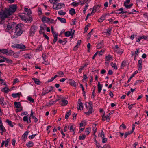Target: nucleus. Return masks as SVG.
Segmentation results:
<instances>
[{
	"mask_svg": "<svg viewBox=\"0 0 148 148\" xmlns=\"http://www.w3.org/2000/svg\"><path fill=\"white\" fill-rule=\"evenodd\" d=\"M24 28V25L22 23H19L17 25L15 28V34L12 36V38H16L20 36L23 33L22 29Z\"/></svg>",
	"mask_w": 148,
	"mask_h": 148,
	"instance_id": "obj_1",
	"label": "nucleus"
},
{
	"mask_svg": "<svg viewBox=\"0 0 148 148\" xmlns=\"http://www.w3.org/2000/svg\"><path fill=\"white\" fill-rule=\"evenodd\" d=\"M5 8L8 11V13L10 14L11 16L16 11L17 8V5L15 4H12L10 6L9 8Z\"/></svg>",
	"mask_w": 148,
	"mask_h": 148,
	"instance_id": "obj_2",
	"label": "nucleus"
},
{
	"mask_svg": "<svg viewBox=\"0 0 148 148\" xmlns=\"http://www.w3.org/2000/svg\"><path fill=\"white\" fill-rule=\"evenodd\" d=\"M7 11L5 8L3 12H0V18L1 19V21L4 20L6 18H10L11 16L8 13Z\"/></svg>",
	"mask_w": 148,
	"mask_h": 148,
	"instance_id": "obj_3",
	"label": "nucleus"
},
{
	"mask_svg": "<svg viewBox=\"0 0 148 148\" xmlns=\"http://www.w3.org/2000/svg\"><path fill=\"white\" fill-rule=\"evenodd\" d=\"M38 29V27L35 25H32L31 26L30 29L29 35L32 36L35 34Z\"/></svg>",
	"mask_w": 148,
	"mask_h": 148,
	"instance_id": "obj_4",
	"label": "nucleus"
},
{
	"mask_svg": "<svg viewBox=\"0 0 148 148\" xmlns=\"http://www.w3.org/2000/svg\"><path fill=\"white\" fill-rule=\"evenodd\" d=\"M11 47L14 48H17L19 49H24L26 48L25 45L22 44H15L12 45Z\"/></svg>",
	"mask_w": 148,
	"mask_h": 148,
	"instance_id": "obj_5",
	"label": "nucleus"
},
{
	"mask_svg": "<svg viewBox=\"0 0 148 148\" xmlns=\"http://www.w3.org/2000/svg\"><path fill=\"white\" fill-rule=\"evenodd\" d=\"M16 23L14 22L8 23L7 25V29L8 30L11 29L12 30L14 28H16Z\"/></svg>",
	"mask_w": 148,
	"mask_h": 148,
	"instance_id": "obj_6",
	"label": "nucleus"
},
{
	"mask_svg": "<svg viewBox=\"0 0 148 148\" xmlns=\"http://www.w3.org/2000/svg\"><path fill=\"white\" fill-rule=\"evenodd\" d=\"M69 81V84L75 87L77 86V83L75 82L74 80L70 79Z\"/></svg>",
	"mask_w": 148,
	"mask_h": 148,
	"instance_id": "obj_7",
	"label": "nucleus"
},
{
	"mask_svg": "<svg viewBox=\"0 0 148 148\" xmlns=\"http://www.w3.org/2000/svg\"><path fill=\"white\" fill-rule=\"evenodd\" d=\"M51 19L48 18L45 16H43L42 19V21L44 23H48L50 22Z\"/></svg>",
	"mask_w": 148,
	"mask_h": 148,
	"instance_id": "obj_8",
	"label": "nucleus"
},
{
	"mask_svg": "<svg viewBox=\"0 0 148 148\" xmlns=\"http://www.w3.org/2000/svg\"><path fill=\"white\" fill-rule=\"evenodd\" d=\"M104 44L103 40H101L100 42L97 45L96 47L97 48L99 49L102 47Z\"/></svg>",
	"mask_w": 148,
	"mask_h": 148,
	"instance_id": "obj_9",
	"label": "nucleus"
},
{
	"mask_svg": "<svg viewBox=\"0 0 148 148\" xmlns=\"http://www.w3.org/2000/svg\"><path fill=\"white\" fill-rule=\"evenodd\" d=\"M102 86H101L100 82H99L97 84V89L98 90V92L99 93H100L101 92V91L102 90Z\"/></svg>",
	"mask_w": 148,
	"mask_h": 148,
	"instance_id": "obj_10",
	"label": "nucleus"
},
{
	"mask_svg": "<svg viewBox=\"0 0 148 148\" xmlns=\"http://www.w3.org/2000/svg\"><path fill=\"white\" fill-rule=\"evenodd\" d=\"M63 5H64V6H65V5L64 3H59L57 5L56 8V10L60 9L62 7Z\"/></svg>",
	"mask_w": 148,
	"mask_h": 148,
	"instance_id": "obj_11",
	"label": "nucleus"
},
{
	"mask_svg": "<svg viewBox=\"0 0 148 148\" xmlns=\"http://www.w3.org/2000/svg\"><path fill=\"white\" fill-rule=\"evenodd\" d=\"M57 19L60 21V22L62 23H66V20L65 19L61 18L60 17H57Z\"/></svg>",
	"mask_w": 148,
	"mask_h": 148,
	"instance_id": "obj_12",
	"label": "nucleus"
},
{
	"mask_svg": "<svg viewBox=\"0 0 148 148\" xmlns=\"http://www.w3.org/2000/svg\"><path fill=\"white\" fill-rule=\"evenodd\" d=\"M32 79L34 81L35 84L37 85L40 84L41 83L40 82L38 79L35 78H32Z\"/></svg>",
	"mask_w": 148,
	"mask_h": 148,
	"instance_id": "obj_13",
	"label": "nucleus"
},
{
	"mask_svg": "<svg viewBox=\"0 0 148 148\" xmlns=\"http://www.w3.org/2000/svg\"><path fill=\"white\" fill-rule=\"evenodd\" d=\"M142 62V60L141 59L140 60L138 61V66L139 68L138 70L139 71H140L141 70Z\"/></svg>",
	"mask_w": 148,
	"mask_h": 148,
	"instance_id": "obj_14",
	"label": "nucleus"
},
{
	"mask_svg": "<svg viewBox=\"0 0 148 148\" xmlns=\"http://www.w3.org/2000/svg\"><path fill=\"white\" fill-rule=\"evenodd\" d=\"M106 14H105V15H103L101 18L98 20V21L99 22H102L106 18Z\"/></svg>",
	"mask_w": 148,
	"mask_h": 148,
	"instance_id": "obj_15",
	"label": "nucleus"
},
{
	"mask_svg": "<svg viewBox=\"0 0 148 148\" xmlns=\"http://www.w3.org/2000/svg\"><path fill=\"white\" fill-rule=\"evenodd\" d=\"M1 53L7 55L8 53V50L6 49H0V53Z\"/></svg>",
	"mask_w": 148,
	"mask_h": 148,
	"instance_id": "obj_16",
	"label": "nucleus"
},
{
	"mask_svg": "<svg viewBox=\"0 0 148 148\" xmlns=\"http://www.w3.org/2000/svg\"><path fill=\"white\" fill-rule=\"evenodd\" d=\"M14 105L15 107L17 108H19L21 107L20 106H21V103L19 102H14Z\"/></svg>",
	"mask_w": 148,
	"mask_h": 148,
	"instance_id": "obj_17",
	"label": "nucleus"
},
{
	"mask_svg": "<svg viewBox=\"0 0 148 148\" xmlns=\"http://www.w3.org/2000/svg\"><path fill=\"white\" fill-rule=\"evenodd\" d=\"M21 93H12V96L14 98H16L17 97H20V95Z\"/></svg>",
	"mask_w": 148,
	"mask_h": 148,
	"instance_id": "obj_18",
	"label": "nucleus"
},
{
	"mask_svg": "<svg viewBox=\"0 0 148 148\" xmlns=\"http://www.w3.org/2000/svg\"><path fill=\"white\" fill-rule=\"evenodd\" d=\"M88 104H89V106L88 107V110H90L91 111H92V107H93V104L92 102L91 101H90L89 103H88Z\"/></svg>",
	"mask_w": 148,
	"mask_h": 148,
	"instance_id": "obj_19",
	"label": "nucleus"
},
{
	"mask_svg": "<svg viewBox=\"0 0 148 148\" xmlns=\"http://www.w3.org/2000/svg\"><path fill=\"white\" fill-rule=\"evenodd\" d=\"M24 10L27 12V14L29 15L31 13V11L30 9H28L27 8H24Z\"/></svg>",
	"mask_w": 148,
	"mask_h": 148,
	"instance_id": "obj_20",
	"label": "nucleus"
},
{
	"mask_svg": "<svg viewBox=\"0 0 148 148\" xmlns=\"http://www.w3.org/2000/svg\"><path fill=\"white\" fill-rule=\"evenodd\" d=\"M69 14L72 15H73L75 14V10L73 8H71L69 11Z\"/></svg>",
	"mask_w": 148,
	"mask_h": 148,
	"instance_id": "obj_21",
	"label": "nucleus"
},
{
	"mask_svg": "<svg viewBox=\"0 0 148 148\" xmlns=\"http://www.w3.org/2000/svg\"><path fill=\"white\" fill-rule=\"evenodd\" d=\"M48 88L49 89H47L45 90V92H46V93L47 94L52 91L53 88L52 86H50Z\"/></svg>",
	"mask_w": 148,
	"mask_h": 148,
	"instance_id": "obj_22",
	"label": "nucleus"
},
{
	"mask_svg": "<svg viewBox=\"0 0 148 148\" xmlns=\"http://www.w3.org/2000/svg\"><path fill=\"white\" fill-rule=\"evenodd\" d=\"M62 103L61 105L63 106H65L68 103V102L67 100H62L61 101Z\"/></svg>",
	"mask_w": 148,
	"mask_h": 148,
	"instance_id": "obj_23",
	"label": "nucleus"
},
{
	"mask_svg": "<svg viewBox=\"0 0 148 148\" xmlns=\"http://www.w3.org/2000/svg\"><path fill=\"white\" fill-rule=\"evenodd\" d=\"M132 132H131V131H129L127 132H125V135L124 136V138H126L128 135L132 134Z\"/></svg>",
	"mask_w": 148,
	"mask_h": 148,
	"instance_id": "obj_24",
	"label": "nucleus"
},
{
	"mask_svg": "<svg viewBox=\"0 0 148 148\" xmlns=\"http://www.w3.org/2000/svg\"><path fill=\"white\" fill-rule=\"evenodd\" d=\"M83 103L82 102H80L79 104V107L77 108V109L79 110H81L83 109Z\"/></svg>",
	"mask_w": 148,
	"mask_h": 148,
	"instance_id": "obj_25",
	"label": "nucleus"
},
{
	"mask_svg": "<svg viewBox=\"0 0 148 148\" xmlns=\"http://www.w3.org/2000/svg\"><path fill=\"white\" fill-rule=\"evenodd\" d=\"M58 14L60 15H64L66 14V12H63L62 10H61L58 11Z\"/></svg>",
	"mask_w": 148,
	"mask_h": 148,
	"instance_id": "obj_26",
	"label": "nucleus"
},
{
	"mask_svg": "<svg viewBox=\"0 0 148 148\" xmlns=\"http://www.w3.org/2000/svg\"><path fill=\"white\" fill-rule=\"evenodd\" d=\"M67 42L66 41L62 40L60 39H59L58 40V42L60 44H62V45H64L66 44V43Z\"/></svg>",
	"mask_w": 148,
	"mask_h": 148,
	"instance_id": "obj_27",
	"label": "nucleus"
},
{
	"mask_svg": "<svg viewBox=\"0 0 148 148\" xmlns=\"http://www.w3.org/2000/svg\"><path fill=\"white\" fill-rule=\"evenodd\" d=\"M6 122L8 124L12 127H13L14 126L12 124L11 121H10L8 119H7L6 121Z\"/></svg>",
	"mask_w": 148,
	"mask_h": 148,
	"instance_id": "obj_28",
	"label": "nucleus"
},
{
	"mask_svg": "<svg viewBox=\"0 0 148 148\" xmlns=\"http://www.w3.org/2000/svg\"><path fill=\"white\" fill-rule=\"evenodd\" d=\"M26 20L25 21L27 23H30L31 21L32 20V18L31 17H29V18H27Z\"/></svg>",
	"mask_w": 148,
	"mask_h": 148,
	"instance_id": "obj_29",
	"label": "nucleus"
},
{
	"mask_svg": "<svg viewBox=\"0 0 148 148\" xmlns=\"http://www.w3.org/2000/svg\"><path fill=\"white\" fill-rule=\"evenodd\" d=\"M112 57L110 55H108L106 56V61H109Z\"/></svg>",
	"mask_w": 148,
	"mask_h": 148,
	"instance_id": "obj_30",
	"label": "nucleus"
},
{
	"mask_svg": "<svg viewBox=\"0 0 148 148\" xmlns=\"http://www.w3.org/2000/svg\"><path fill=\"white\" fill-rule=\"evenodd\" d=\"M9 89L7 88V87H5L1 91L4 92L5 93H7L8 92Z\"/></svg>",
	"mask_w": 148,
	"mask_h": 148,
	"instance_id": "obj_31",
	"label": "nucleus"
},
{
	"mask_svg": "<svg viewBox=\"0 0 148 148\" xmlns=\"http://www.w3.org/2000/svg\"><path fill=\"white\" fill-rule=\"evenodd\" d=\"M27 99L30 102L33 103L34 102V100L31 97L28 96L27 97Z\"/></svg>",
	"mask_w": 148,
	"mask_h": 148,
	"instance_id": "obj_32",
	"label": "nucleus"
},
{
	"mask_svg": "<svg viewBox=\"0 0 148 148\" xmlns=\"http://www.w3.org/2000/svg\"><path fill=\"white\" fill-rule=\"evenodd\" d=\"M23 120L24 121L26 122L27 123H29V118L27 116H24L23 117Z\"/></svg>",
	"mask_w": 148,
	"mask_h": 148,
	"instance_id": "obj_33",
	"label": "nucleus"
},
{
	"mask_svg": "<svg viewBox=\"0 0 148 148\" xmlns=\"http://www.w3.org/2000/svg\"><path fill=\"white\" fill-rule=\"evenodd\" d=\"M71 34V32L68 31L65 32L64 33L66 37L70 36Z\"/></svg>",
	"mask_w": 148,
	"mask_h": 148,
	"instance_id": "obj_34",
	"label": "nucleus"
},
{
	"mask_svg": "<svg viewBox=\"0 0 148 148\" xmlns=\"http://www.w3.org/2000/svg\"><path fill=\"white\" fill-rule=\"evenodd\" d=\"M33 145V143L32 141H29L28 143L26 144V145L27 146L32 147Z\"/></svg>",
	"mask_w": 148,
	"mask_h": 148,
	"instance_id": "obj_35",
	"label": "nucleus"
},
{
	"mask_svg": "<svg viewBox=\"0 0 148 148\" xmlns=\"http://www.w3.org/2000/svg\"><path fill=\"white\" fill-rule=\"evenodd\" d=\"M112 67L114 69H117V66H116V64L115 63H113V62H112L110 64Z\"/></svg>",
	"mask_w": 148,
	"mask_h": 148,
	"instance_id": "obj_36",
	"label": "nucleus"
},
{
	"mask_svg": "<svg viewBox=\"0 0 148 148\" xmlns=\"http://www.w3.org/2000/svg\"><path fill=\"white\" fill-rule=\"evenodd\" d=\"M86 137V135L84 134L82 136H79V140H84Z\"/></svg>",
	"mask_w": 148,
	"mask_h": 148,
	"instance_id": "obj_37",
	"label": "nucleus"
},
{
	"mask_svg": "<svg viewBox=\"0 0 148 148\" xmlns=\"http://www.w3.org/2000/svg\"><path fill=\"white\" fill-rule=\"evenodd\" d=\"M3 99V97L0 98V103L2 106H3L4 105V104L3 103V101H4Z\"/></svg>",
	"mask_w": 148,
	"mask_h": 148,
	"instance_id": "obj_38",
	"label": "nucleus"
},
{
	"mask_svg": "<svg viewBox=\"0 0 148 148\" xmlns=\"http://www.w3.org/2000/svg\"><path fill=\"white\" fill-rule=\"evenodd\" d=\"M0 130H1L2 132L6 131V129L3 125H0Z\"/></svg>",
	"mask_w": 148,
	"mask_h": 148,
	"instance_id": "obj_39",
	"label": "nucleus"
},
{
	"mask_svg": "<svg viewBox=\"0 0 148 148\" xmlns=\"http://www.w3.org/2000/svg\"><path fill=\"white\" fill-rule=\"evenodd\" d=\"M71 110H70L68 112L66 113V115L65 116V118L68 119L69 116L71 115Z\"/></svg>",
	"mask_w": 148,
	"mask_h": 148,
	"instance_id": "obj_40",
	"label": "nucleus"
},
{
	"mask_svg": "<svg viewBox=\"0 0 148 148\" xmlns=\"http://www.w3.org/2000/svg\"><path fill=\"white\" fill-rule=\"evenodd\" d=\"M4 60H5L8 63L12 64V60L6 58H5Z\"/></svg>",
	"mask_w": 148,
	"mask_h": 148,
	"instance_id": "obj_41",
	"label": "nucleus"
},
{
	"mask_svg": "<svg viewBox=\"0 0 148 148\" xmlns=\"http://www.w3.org/2000/svg\"><path fill=\"white\" fill-rule=\"evenodd\" d=\"M57 74L60 75V76H59V77H61L62 76V75H64L63 72L62 71L58 72L57 73Z\"/></svg>",
	"mask_w": 148,
	"mask_h": 148,
	"instance_id": "obj_42",
	"label": "nucleus"
},
{
	"mask_svg": "<svg viewBox=\"0 0 148 148\" xmlns=\"http://www.w3.org/2000/svg\"><path fill=\"white\" fill-rule=\"evenodd\" d=\"M20 16L23 20H24L25 21L27 19V18L25 15H21Z\"/></svg>",
	"mask_w": 148,
	"mask_h": 148,
	"instance_id": "obj_43",
	"label": "nucleus"
},
{
	"mask_svg": "<svg viewBox=\"0 0 148 148\" xmlns=\"http://www.w3.org/2000/svg\"><path fill=\"white\" fill-rule=\"evenodd\" d=\"M90 130V128H88L86 129L85 130V133L87 135H88L90 133L89 130Z\"/></svg>",
	"mask_w": 148,
	"mask_h": 148,
	"instance_id": "obj_44",
	"label": "nucleus"
},
{
	"mask_svg": "<svg viewBox=\"0 0 148 148\" xmlns=\"http://www.w3.org/2000/svg\"><path fill=\"white\" fill-rule=\"evenodd\" d=\"M96 148H101V146L100 145V144L97 142V141L96 140Z\"/></svg>",
	"mask_w": 148,
	"mask_h": 148,
	"instance_id": "obj_45",
	"label": "nucleus"
},
{
	"mask_svg": "<svg viewBox=\"0 0 148 148\" xmlns=\"http://www.w3.org/2000/svg\"><path fill=\"white\" fill-rule=\"evenodd\" d=\"M100 7V6L99 5H97L94 6L93 7V9L95 10V12H96L98 8H99Z\"/></svg>",
	"mask_w": 148,
	"mask_h": 148,
	"instance_id": "obj_46",
	"label": "nucleus"
},
{
	"mask_svg": "<svg viewBox=\"0 0 148 148\" xmlns=\"http://www.w3.org/2000/svg\"><path fill=\"white\" fill-rule=\"evenodd\" d=\"M10 141V139H8L6 140L5 141V146L6 147H7L8 146V143Z\"/></svg>",
	"mask_w": 148,
	"mask_h": 148,
	"instance_id": "obj_47",
	"label": "nucleus"
},
{
	"mask_svg": "<svg viewBox=\"0 0 148 148\" xmlns=\"http://www.w3.org/2000/svg\"><path fill=\"white\" fill-rule=\"evenodd\" d=\"M79 2L76 3L75 2H74L72 3V4L74 6L77 7L79 5Z\"/></svg>",
	"mask_w": 148,
	"mask_h": 148,
	"instance_id": "obj_48",
	"label": "nucleus"
},
{
	"mask_svg": "<svg viewBox=\"0 0 148 148\" xmlns=\"http://www.w3.org/2000/svg\"><path fill=\"white\" fill-rule=\"evenodd\" d=\"M130 2V0H126V1H125L124 3V6L127 5V4H129Z\"/></svg>",
	"mask_w": 148,
	"mask_h": 148,
	"instance_id": "obj_49",
	"label": "nucleus"
},
{
	"mask_svg": "<svg viewBox=\"0 0 148 148\" xmlns=\"http://www.w3.org/2000/svg\"><path fill=\"white\" fill-rule=\"evenodd\" d=\"M133 5V4L131 3L129 5H125V6L127 9H128V8H131L132 6Z\"/></svg>",
	"mask_w": 148,
	"mask_h": 148,
	"instance_id": "obj_50",
	"label": "nucleus"
},
{
	"mask_svg": "<svg viewBox=\"0 0 148 148\" xmlns=\"http://www.w3.org/2000/svg\"><path fill=\"white\" fill-rule=\"evenodd\" d=\"M102 138V142L103 143H105L107 141V139L106 138H104V137H103Z\"/></svg>",
	"mask_w": 148,
	"mask_h": 148,
	"instance_id": "obj_51",
	"label": "nucleus"
},
{
	"mask_svg": "<svg viewBox=\"0 0 148 148\" xmlns=\"http://www.w3.org/2000/svg\"><path fill=\"white\" fill-rule=\"evenodd\" d=\"M54 103V101H49V102L48 103V104L47 105V106H50L51 105H53Z\"/></svg>",
	"mask_w": 148,
	"mask_h": 148,
	"instance_id": "obj_52",
	"label": "nucleus"
},
{
	"mask_svg": "<svg viewBox=\"0 0 148 148\" xmlns=\"http://www.w3.org/2000/svg\"><path fill=\"white\" fill-rule=\"evenodd\" d=\"M42 26H41L40 28V30L41 31L44 30V27H46V25L45 24H44Z\"/></svg>",
	"mask_w": 148,
	"mask_h": 148,
	"instance_id": "obj_53",
	"label": "nucleus"
},
{
	"mask_svg": "<svg viewBox=\"0 0 148 148\" xmlns=\"http://www.w3.org/2000/svg\"><path fill=\"white\" fill-rule=\"evenodd\" d=\"M90 26V24H89L88 25H87L85 26V30H84L85 31H84V33H85L88 30V26L89 27V26Z\"/></svg>",
	"mask_w": 148,
	"mask_h": 148,
	"instance_id": "obj_54",
	"label": "nucleus"
},
{
	"mask_svg": "<svg viewBox=\"0 0 148 148\" xmlns=\"http://www.w3.org/2000/svg\"><path fill=\"white\" fill-rule=\"evenodd\" d=\"M92 113V111H91L90 110H89L87 112H85L84 113V114H86L87 115H89L90 114H91Z\"/></svg>",
	"mask_w": 148,
	"mask_h": 148,
	"instance_id": "obj_55",
	"label": "nucleus"
},
{
	"mask_svg": "<svg viewBox=\"0 0 148 148\" xmlns=\"http://www.w3.org/2000/svg\"><path fill=\"white\" fill-rule=\"evenodd\" d=\"M99 136L101 137V138H102V137L104 136V133L103 130H101V133L100 134H99Z\"/></svg>",
	"mask_w": 148,
	"mask_h": 148,
	"instance_id": "obj_56",
	"label": "nucleus"
},
{
	"mask_svg": "<svg viewBox=\"0 0 148 148\" xmlns=\"http://www.w3.org/2000/svg\"><path fill=\"white\" fill-rule=\"evenodd\" d=\"M58 40V37H55L54 38L53 42L52 43V44H54Z\"/></svg>",
	"mask_w": 148,
	"mask_h": 148,
	"instance_id": "obj_57",
	"label": "nucleus"
},
{
	"mask_svg": "<svg viewBox=\"0 0 148 148\" xmlns=\"http://www.w3.org/2000/svg\"><path fill=\"white\" fill-rule=\"evenodd\" d=\"M42 50V48L41 46H40L38 47L36 49V51H41Z\"/></svg>",
	"mask_w": 148,
	"mask_h": 148,
	"instance_id": "obj_58",
	"label": "nucleus"
},
{
	"mask_svg": "<svg viewBox=\"0 0 148 148\" xmlns=\"http://www.w3.org/2000/svg\"><path fill=\"white\" fill-rule=\"evenodd\" d=\"M138 71H135L130 77L131 78H132L133 77H134V75L138 73Z\"/></svg>",
	"mask_w": 148,
	"mask_h": 148,
	"instance_id": "obj_59",
	"label": "nucleus"
},
{
	"mask_svg": "<svg viewBox=\"0 0 148 148\" xmlns=\"http://www.w3.org/2000/svg\"><path fill=\"white\" fill-rule=\"evenodd\" d=\"M69 129L71 131H74V130H75V128L73 127V125H71Z\"/></svg>",
	"mask_w": 148,
	"mask_h": 148,
	"instance_id": "obj_60",
	"label": "nucleus"
},
{
	"mask_svg": "<svg viewBox=\"0 0 148 148\" xmlns=\"http://www.w3.org/2000/svg\"><path fill=\"white\" fill-rule=\"evenodd\" d=\"M53 35V36L55 38V37H58V33H56V32H52Z\"/></svg>",
	"mask_w": 148,
	"mask_h": 148,
	"instance_id": "obj_61",
	"label": "nucleus"
},
{
	"mask_svg": "<svg viewBox=\"0 0 148 148\" xmlns=\"http://www.w3.org/2000/svg\"><path fill=\"white\" fill-rule=\"evenodd\" d=\"M139 53V49H137L135 52V56H136Z\"/></svg>",
	"mask_w": 148,
	"mask_h": 148,
	"instance_id": "obj_62",
	"label": "nucleus"
},
{
	"mask_svg": "<svg viewBox=\"0 0 148 148\" xmlns=\"http://www.w3.org/2000/svg\"><path fill=\"white\" fill-rule=\"evenodd\" d=\"M38 14L40 15L42 14V12L41 11V9L40 8H39L38 9Z\"/></svg>",
	"mask_w": 148,
	"mask_h": 148,
	"instance_id": "obj_63",
	"label": "nucleus"
},
{
	"mask_svg": "<svg viewBox=\"0 0 148 148\" xmlns=\"http://www.w3.org/2000/svg\"><path fill=\"white\" fill-rule=\"evenodd\" d=\"M19 109H17L16 110V112H20L22 110V107H20L19 108Z\"/></svg>",
	"mask_w": 148,
	"mask_h": 148,
	"instance_id": "obj_64",
	"label": "nucleus"
}]
</instances>
